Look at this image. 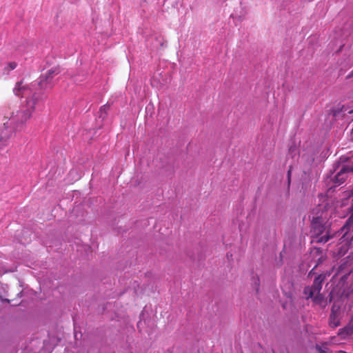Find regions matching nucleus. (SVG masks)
Here are the masks:
<instances>
[{"instance_id":"1","label":"nucleus","mask_w":353,"mask_h":353,"mask_svg":"<svg viewBox=\"0 0 353 353\" xmlns=\"http://www.w3.org/2000/svg\"><path fill=\"white\" fill-rule=\"evenodd\" d=\"M13 92L17 97H26V103L16 112H8L5 114L0 112V125L2 126L0 133V149L6 147L16 132L23 129L34 111L35 105L39 99L36 92L22 81L16 83Z\"/></svg>"},{"instance_id":"2","label":"nucleus","mask_w":353,"mask_h":353,"mask_svg":"<svg viewBox=\"0 0 353 353\" xmlns=\"http://www.w3.org/2000/svg\"><path fill=\"white\" fill-rule=\"evenodd\" d=\"M330 225L327 215H323V212L320 216L313 217L311 223V232L317 242L326 243L329 241L331 238L328 231Z\"/></svg>"},{"instance_id":"3","label":"nucleus","mask_w":353,"mask_h":353,"mask_svg":"<svg viewBox=\"0 0 353 353\" xmlns=\"http://www.w3.org/2000/svg\"><path fill=\"white\" fill-rule=\"evenodd\" d=\"M330 274V272H326L318 275L315 277L312 286H307L304 288L303 293L306 299L311 298L316 304L321 305L323 307L325 305L324 296L320 292L324 280L327 276H329Z\"/></svg>"},{"instance_id":"4","label":"nucleus","mask_w":353,"mask_h":353,"mask_svg":"<svg viewBox=\"0 0 353 353\" xmlns=\"http://www.w3.org/2000/svg\"><path fill=\"white\" fill-rule=\"evenodd\" d=\"M60 72L59 68H52L47 71L45 74L40 77L38 85L41 89L45 90L51 88L53 85L52 79L54 76Z\"/></svg>"},{"instance_id":"5","label":"nucleus","mask_w":353,"mask_h":353,"mask_svg":"<svg viewBox=\"0 0 353 353\" xmlns=\"http://www.w3.org/2000/svg\"><path fill=\"white\" fill-rule=\"evenodd\" d=\"M353 173V165H344L334 176V183L336 185H341L346 179L349 173Z\"/></svg>"},{"instance_id":"6","label":"nucleus","mask_w":353,"mask_h":353,"mask_svg":"<svg viewBox=\"0 0 353 353\" xmlns=\"http://www.w3.org/2000/svg\"><path fill=\"white\" fill-rule=\"evenodd\" d=\"M310 256L314 260H316V263L314 268L309 272V276H312V274L314 273V268H316L324 260L322 251L319 248H314L310 252Z\"/></svg>"},{"instance_id":"7","label":"nucleus","mask_w":353,"mask_h":353,"mask_svg":"<svg viewBox=\"0 0 353 353\" xmlns=\"http://www.w3.org/2000/svg\"><path fill=\"white\" fill-rule=\"evenodd\" d=\"M351 215L348 218L345 224L341 228V232L343 233V238H345L347 233L353 230V204L350 208Z\"/></svg>"},{"instance_id":"8","label":"nucleus","mask_w":353,"mask_h":353,"mask_svg":"<svg viewBox=\"0 0 353 353\" xmlns=\"http://www.w3.org/2000/svg\"><path fill=\"white\" fill-rule=\"evenodd\" d=\"M330 325L332 327H336L339 325V319L337 312L335 311L334 307L332 309V313L330 316Z\"/></svg>"},{"instance_id":"9","label":"nucleus","mask_w":353,"mask_h":353,"mask_svg":"<svg viewBox=\"0 0 353 353\" xmlns=\"http://www.w3.org/2000/svg\"><path fill=\"white\" fill-rule=\"evenodd\" d=\"M352 199L353 201V190L350 191H346L343 193L341 205H345L348 203V200Z\"/></svg>"},{"instance_id":"10","label":"nucleus","mask_w":353,"mask_h":353,"mask_svg":"<svg viewBox=\"0 0 353 353\" xmlns=\"http://www.w3.org/2000/svg\"><path fill=\"white\" fill-rule=\"evenodd\" d=\"M17 66V63L14 61L9 62L6 64V65L4 68V70L7 72L8 73L10 71L14 70Z\"/></svg>"},{"instance_id":"11","label":"nucleus","mask_w":353,"mask_h":353,"mask_svg":"<svg viewBox=\"0 0 353 353\" xmlns=\"http://www.w3.org/2000/svg\"><path fill=\"white\" fill-rule=\"evenodd\" d=\"M353 332V330H352V328L350 327H344L341 330H340L339 331V334L340 335H342V336H348V335H350L352 334V333Z\"/></svg>"},{"instance_id":"12","label":"nucleus","mask_w":353,"mask_h":353,"mask_svg":"<svg viewBox=\"0 0 353 353\" xmlns=\"http://www.w3.org/2000/svg\"><path fill=\"white\" fill-rule=\"evenodd\" d=\"M252 283L253 285H254L256 290L258 291V287L259 285V279L258 277H253Z\"/></svg>"},{"instance_id":"13","label":"nucleus","mask_w":353,"mask_h":353,"mask_svg":"<svg viewBox=\"0 0 353 353\" xmlns=\"http://www.w3.org/2000/svg\"><path fill=\"white\" fill-rule=\"evenodd\" d=\"M288 183H290V170H288Z\"/></svg>"},{"instance_id":"14","label":"nucleus","mask_w":353,"mask_h":353,"mask_svg":"<svg viewBox=\"0 0 353 353\" xmlns=\"http://www.w3.org/2000/svg\"><path fill=\"white\" fill-rule=\"evenodd\" d=\"M347 159V158H345V157H341V161L343 163L345 161H346V160Z\"/></svg>"},{"instance_id":"15","label":"nucleus","mask_w":353,"mask_h":353,"mask_svg":"<svg viewBox=\"0 0 353 353\" xmlns=\"http://www.w3.org/2000/svg\"><path fill=\"white\" fill-rule=\"evenodd\" d=\"M105 109H106V107H105V106H104V107H103V108H101L100 111H101V112H102V111H103V110H105Z\"/></svg>"},{"instance_id":"16","label":"nucleus","mask_w":353,"mask_h":353,"mask_svg":"<svg viewBox=\"0 0 353 353\" xmlns=\"http://www.w3.org/2000/svg\"><path fill=\"white\" fill-rule=\"evenodd\" d=\"M317 347L319 349V351H321V353H324V352L323 350H321L318 346Z\"/></svg>"},{"instance_id":"17","label":"nucleus","mask_w":353,"mask_h":353,"mask_svg":"<svg viewBox=\"0 0 353 353\" xmlns=\"http://www.w3.org/2000/svg\"><path fill=\"white\" fill-rule=\"evenodd\" d=\"M352 138L353 139V129L352 130Z\"/></svg>"}]
</instances>
